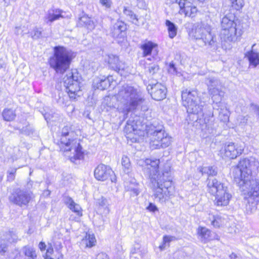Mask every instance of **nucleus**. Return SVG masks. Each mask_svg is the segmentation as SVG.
Masks as SVG:
<instances>
[{"mask_svg":"<svg viewBox=\"0 0 259 259\" xmlns=\"http://www.w3.org/2000/svg\"><path fill=\"white\" fill-rule=\"evenodd\" d=\"M139 164L143 167L145 175L150 179V186L154 191L155 199L160 202H164L172 195L174 191L169 172H163L162 175L159 172V159H146L140 161Z\"/></svg>","mask_w":259,"mask_h":259,"instance_id":"1","label":"nucleus"},{"mask_svg":"<svg viewBox=\"0 0 259 259\" xmlns=\"http://www.w3.org/2000/svg\"><path fill=\"white\" fill-rule=\"evenodd\" d=\"M259 161L253 157L241 159L238 165L233 169L234 181L240 189L246 190L249 187V195H259V179L251 180L252 172L257 170Z\"/></svg>","mask_w":259,"mask_h":259,"instance_id":"2","label":"nucleus"},{"mask_svg":"<svg viewBox=\"0 0 259 259\" xmlns=\"http://www.w3.org/2000/svg\"><path fill=\"white\" fill-rule=\"evenodd\" d=\"M117 110L123 114V119L127 117L128 113L138 108L145 102L141 93L134 87L125 84L122 86L117 94Z\"/></svg>","mask_w":259,"mask_h":259,"instance_id":"3","label":"nucleus"},{"mask_svg":"<svg viewBox=\"0 0 259 259\" xmlns=\"http://www.w3.org/2000/svg\"><path fill=\"white\" fill-rule=\"evenodd\" d=\"M60 140L64 151H73V155L70 156V159L72 162H75L76 160L83 159L84 152L72 126L67 125L62 128Z\"/></svg>","mask_w":259,"mask_h":259,"instance_id":"4","label":"nucleus"},{"mask_svg":"<svg viewBox=\"0 0 259 259\" xmlns=\"http://www.w3.org/2000/svg\"><path fill=\"white\" fill-rule=\"evenodd\" d=\"M73 59L72 52L63 46L54 48L53 55L49 59V64L57 74L62 75L70 68Z\"/></svg>","mask_w":259,"mask_h":259,"instance_id":"5","label":"nucleus"},{"mask_svg":"<svg viewBox=\"0 0 259 259\" xmlns=\"http://www.w3.org/2000/svg\"><path fill=\"white\" fill-rule=\"evenodd\" d=\"M235 18L233 13L226 14L222 18L220 37L225 42H235L243 33L242 30L237 26Z\"/></svg>","mask_w":259,"mask_h":259,"instance_id":"6","label":"nucleus"},{"mask_svg":"<svg viewBox=\"0 0 259 259\" xmlns=\"http://www.w3.org/2000/svg\"><path fill=\"white\" fill-rule=\"evenodd\" d=\"M182 104L187 108V112L194 114H201L203 105L201 102L197 90L185 89L181 94Z\"/></svg>","mask_w":259,"mask_h":259,"instance_id":"7","label":"nucleus"},{"mask_svg":"<svg viewBox=\"0 0 259 259\" xmlns=\"http://www.w3.org/2000/svg\"><path fill=\"white\" fill-rule=\"evenodd\" d=\"M211 26L204 22L197 23L193 29L191 35L196 39H202L205 45H208L213 50H216L218 42L216 36L212 34Z\"/></svg>","mask_w":259,"mask_h":259,"instance_id":"8","label":"nucleus"},{"mask_svg":"<svg viewBox=\"0 0 259 259\" xmlns=\"http://www.w3.org/2000/svg\"><path fill=\"white\" fill-rule=\"evenodd\" d=\"M81 80V76L75 69L68 72L63 78L66 92L70 98L75 99L77 92L80 90Z\"/></svg>","mask_w":259,"mask_h":259,"instance_id":"9","label":"nucleus"},{"mask_svg":"<svg viewBox=\"0 0 259 259\" xmlns=\"http://www.w3.org/2000/svg\"><path fill=\"white\" fill-rule=\"evenodd\" d=\"M205 82L213 102L216 104L220 103L224 95V92L222 91V82L218 78L211 76L206 77Z\"/></svg>","mask_w":259,"mask_h":259,"instance_id":"10","label":"nucleus"},{"mask_svg":"<svg viewBox=\"0 0 259 259\" xmlns=\"http://www.w3.org/2000/svg\"><path fill=\"white\" fill-rule=\"evenodd\" d=\"M34 195L31 192L16 189L9 197L10 202L21 207H26L33 199Z\"/></svg>","mask_w":259,"mask_h":259,"instance_id":"11","label":"nucleus"},{"mask_svg":"<svg viewBox=\"0 0 259 259\" xmlns=\"http://www.w3.org/2000/svg\"><path fill=\"white\" fill-rule=\"evenodd\" d=\"M244 150V146L238 143L230 142L226 143L222 150L226 157L235 159L240 155Z\"/></svg>","mask_w":259,"mask_h":259,"instance_id":"12","label":"nucleus"},{"mask_svg":"<svg viewBox=\"0 0 259 259\" xmlns=\"http://www.w3.org/2000/svg\"><path fill=\"white\" fill-rule=\"evenodd\" d=\"M147 133L151 136L150 144L152 149H154L155 144L160 143L159 142L166 134L162 126L156 127L153 125L147 130Z\"/></svg>","mask_w":259,"mask_h":259,"instance_id":"13","label":"nucleus"},{"mask_svg":"<svg viewBox=\"0 0 259 259\" xmlns=\"http://www.w3.org/2000/svg\"><path fill=\"white\" fill-rule=\"evenodd\" d=\"M245 199H246L247 202L245 205V212L247 214H251L256 211L257 209V205L258 203V200L256 198L259 196H254L253 195H249L248 191H249V187L246 188V190H243Z\"/></svg>","mask_w":259,"mask_h":259,"instance_id":"14","label":"nucleus"},{"mask_svg":"<svg viewBox=\"0 0 259 259\" xmlns=\"http://www.w3.org/2000/svg\"><path fill=\"white\" fill-rule=\"evenodd\" d=\"M105 61L108 63L110 68L117 72L124 71L127 67L125 62L120 60L119 57L115 55H108Z\"/></svg>","mask_w":259,"mask_h":259,"instance_id":"15","label":"nucleus"},{"mask_svg":"<svg viewBox=\"0 0 259 259\" xmlns=\"http://www.w3.org/2000/svg\"><path fill=\"white\" fill-rule=\"evenodd\" d=\"M147 90L149 92L150 91L151 97L155 100L160 101L166 97V88L160 83L149 84L147 87Z\"/></svg>","mask_w":259,"mask_h":259,"instance_id":"16","label":"nucleus"},{"mask_svg":"<svg viewBox=\"0 0 259 259\" xmlns=\"http://www.w3.org/2000/svg\"><path fill=\"white\" fill-rule=\"evenodd\" d=\"M114 174L111 168L104 164H101L95 169L94 176L98 181H104L110 178Z\"/></svg>","mask_w":259,"mask_h":259,"instance_id":"17","label":"nucleus"},{"mask_svg":"<svg viewBox=\"0 0 259 259\" xmlns=\"http://www.w3.org/2000/svg\"><path fill=\"white\" fill-rule=\"evenodd\" d=\"M213 196H215L214 204L217 206L228 205L232 197V195L229 192L227 187L220 190Z\"/></svg>","mask_w":259,"mask_h":259,"instance_id":"18","label":"nucleus"},{"mask_svg":"<svg viewBox=\"0 0 259 259\" xmlns=\"http://www.w3.org/2000/svg\"><path fill=\"white\" fill-rule=\"evenodd\" d=\"M207 191L211 195H214L220 190L227 187L224 183L214 178H208L206 181Z\"/></svg>","mask_w":259,"mask_h":259,"instance_id":"19","label":"nucleus"},{"mask_svg":"<svg viewBox=\"0 0 259 259\" xmlns=\"http://www.w3.org/2000/svg\"><path fill=\"white\" fill-rule=\"evenodd\" d=\"M178 4L180 8V13H184L186 16L194 17L197 12L196 7L187 0H179Z\"/></svg>","mask_w":259,"mask_h":259,"instance_id":"20","label":"nucleus"},{"mask_svg":"<svg viewBox=\"0 0 259 259\" xmlns=\"http://www.w3.org/2000/svg\"><path fill=\"white\" fill-rule=\"evenodd\" d=\"M126 29V25L124 22L117 21L111 26L110 34L114 38H120L123 36Z\"/></svg>","mask_w":259,"mask_h":259,"instance_id":"21","label":"nucleus"},{"mask_svg":"<svg viewBox=\"0 0 259 259\" xmlns=\"http://www.w3.org/2000/svg\"><path fill=\"white\" fill-rule=\"evenodd\" d=\"M256 45L253 44L251 47V49L248 51L245 56L247 58L250 66L256 67L259 65V52L257 51L256 48Z\"/></svg>","mask_w":259,"mask_h":259,"instance_id":"22","label":"nucleus"},{"mask_svg":"<svg viewBox=\"0 0 259 259\" xmlns=\"http://www.w3.org/2000/svg\"><path fill=\"white\" fill-rule=\"evenodd\" d=\"M204 121V123L201 126V131L204 133L203 136L206 137L208 135L214 134L215 133L216 126L214 125L212 118L210 119L205 118Z\"/></svg>","mask_w":259,"mask_h":259,"instance_id":"23","label":"nucleus"},{"mask_svg":"<svg viewBox=\"0 0 259 259\" xmlns=\"http://www.w3.org/2000/svg\"><path fill=\"white\" fill-rule=\"evenodd\" d=\"M140 124L135 120L129 119L125 126L124 131L126 133L127 138H132L133 133L134 135L139 134V132L142 129L140 127Z\"/></svg>","mask_w":259,"mask_h":259,"instance_id":"24","label":"nucleus"},{"mask_svg":"<svg viewBox=\"0 0 259 259\" xmlns=\"http://www.w3.org/2000/svg\"><path fill=\"white\" fill-rule=\"evenodd\" d=\"M63 11L59 9L52 8L49 10L45 16V21L47 23H52L60 18H63Z\"/></svg>","mask_w":259,"mask_h":259,"instance_id":"25","label":"nucleus"},{"mask_svg":"<svg viewBox=\"0 0 259 259\" xmlns=\"http://www.w3.org/2000/svg\"><path fill=\"white\" fill-rule=\"evenodd\" d=\"M143 50V54L144 57L152 55L153 56H156L158 53L157 45L152 41H147L140 47Z\"/></svg>","mask_w":259,"mask_h":259,"instance_id":"26","label":"nucleus"},{"mask_svg":"<svg viewBox=\"0 0 259 259\" xmlns=\"http://www.w3.org/2000/svg\"><path fill=\"white\" fill-rule=\"evenodd\" d=\"M244 6L243 0H228L227 6H224L223 8L224 11H226L228 8L230 12L228 14H233L235 15V12L240 10Z\"/></svg>","mask_w":259,"mask_h":259,"instance_id":"27","label":"nucleus"},{"mask_svg":"<svg viewBox=\"0 0 259 259\" xmlns=\"http://www.w3.org/2000/svg\"><path fill=\"white\" fill-rule=\"evenodd\" d=\"M77 25L79 27H84L89 30H93L95 26L91 18L85 14L79 18Z\"/></svg>","mask_w":259,"mask_h":259,"instance_id":"28","label":"nucleus"},{"mask_svg":"<svg viewBox=\"0 0 259 259\" xmlns=\"http://www.w3.org/2000/svg\"><path fill=\"white\" fill-rule=\"evenodd\" d=\"M198 233L201 237L207 239L208 241L212 240L216 238L218 239V235L205 227H199L198 229Z\"/></svg>","mask_w":259,"mask_h":259,"instance_id":"29","label":"nucleus"},{"mask_svg":"<svg viewBox=\"0 0 259 259\" xmlns=\"http://www.w3.org/2000/svg\"><path fill=\"white\" fill-rule=\"evenodd\" d=\"M93 85L95 88L100 90H104L107 89L110 85L109 77L95 79Z\"/></svg>","mask_w":259,"mask_h":259,"instance_id":"30","label":"nucleus"},{"mask_svg":"<svg viewBox=\"0 0 259 259\" xmlns=\"http://www.w3.org/2000/svg\"><path fill=\"white\" fill-rule=\"evenodd\" d=\"M208 215V221L214 228H220L224 225L225 220L220 215H213L210 213Z\"/></svg>","mask_w":259,"mask_h":259,"instance_id":"31","label":"nucleus"},{"mask_svg":"<svg viewBox=\"0 0 259 259\" xmlns=\"http://www.w3.org/2000/svg\"><path fill=\"white\" fill-rule=\"evenodd\" d=\"M65 203L68 205V208L76 213L77 215L79 216L82 215V209L80 206L79 204L76 203L71 198H67Z\"/></svg>","mask_w":259,"mask_h":259,"instance_id":"32","label":"nucleus"},{"mask_svg":"<svg viewBox=\"0 0 259 259\" xmlns=\"http://www.w3.org/2000/svg\"><path fill=\"white\" fill-rule=\"evenodd\" d=\"M159 143H158V144H155L154 149L167 147L171 143V138L170 137L168 136L167 134L166 133Z\"/></svg>","mask_w":259,"mask_h":259,"instance_id":"33","label":"nucleus"},{"mask_svg":"<svg viewBox=\"0 0 259 259\" xmlns=\"http://www.w3.org/2000/svg\"><path fill=\"white\" fill-rule=\"evenodd\" d=\"M165 25L167 27L169 37L171 38H173L177 35V27L174 23L168 20H166Z\"/></svg>","mask_w":259,"mask_h":259,"instance_id":"34","label":"nucleus"},{"mask_svg":"<svg viewBox=\"0 0 259 259\" xmlns=\"http://www.w3.org/2000/svg\"><path fill=\"white\" fill-rule=\"evenodd\" d=\"M2 115L4 119L8 121L13 120L16 116L15 111L11 109H4Z\"/></svg>","mask_w":259,"mask_h":259,"instance_id":"35","label":"nucleus"},{"mask_svg":"<svg viewBox=\"0 0 259 259\" xmlns=\"http://www.w3.org/2000/svg\"><path fill=\"white\" fill-rule=\"evenodd\" d=\"M121 164L123 170L126 174H128L132 168L130 158L126 156H123L121 159Z\"/></svg>","mask_w":259,"mask_h":259,"instance_id":"36","label":"nucleus"},{"mask_svg":"<svg viewBox=\"0 0 259 259\" xmlns=\"http://www.w3.org/2000/svg\"><path fill=\"white\" fill-rule=\"evenodd\" d=\"M123 13L133 23L138 25V19L133 12L130 9H127L126 7H124Z\"/></svg>","mask_w":259,"mask_h":259,"instance_id":"37","label":"nucleus"},{"mask_svg":"<svg viewBox=\"0 0 259 259\" xmlns=\"http://www.w3.org/2000/svg\"><path fill=\"white\" fill-rule=\"evenodd\" d=\"M200 171L202 174H206L209 176H213L217 175V170L216 168L211 166L202 167L200 169Z\"/></svg>","mask_w":259,"mask_h":259,"instance_id":"38","label":"nucleus"},{"mask_svg":"<svg viewBox=\"0 0 259 259\" xmlns=\"http://www.w3.org/2000/svg\"><path fill=\"white\" fill-rule=\"evenodd\" d=\"M24 252L28 259H36L37 255L33 248L26 246L24 248Z\"/></svg>","mask_w":259,"mask_h":259,"instance_id":"39","label":"nucleus"},{"mask_svg":"<svg viewBox=\"0 0 259 259\" xmlns=\"http://www.w3.org/2000/svg\"><path fill=\"white\" fill-rule=\"evenodd\" d=\"M99 211L105 214L109 213V209L108 207L107 201L106 199H102L101 201L99 202Z\"/></svg>","mask_w":259,"mask_h":259,"instance_id":"40","label":"nucleus"},{"mask_svg":"<svg viewBox=\"0 0 259 259\" xmlns=\"http://www.w3.org/2000/svg\"><path fill=\"white\" fill-rule=\"evenodd\" d=\"M5 240L9 243H13L17 241V237L14 233L8 232L6 233V238Z\"/></svg>","mask_w":259,"mask_h":259,"instance_id":"41","label":"nucleus"},{"mask_svg":"<svg viewBox=\"0 0 259 259\" xmlns=\"http://www.w3.org/2000/svg\"><path fill=\"white\" fill-rule=\"evenodd\" d=\"M159 70V66L156 64H151L147 67V71L151 75H153Z\"/></svg>","mask_w":259,"mask_h":259,"instance_id":"42","label":"nucleus"},{"mask_svg":"<svg viewBox=\"0 0 259 259\" xmlns=\"http://www.w3.org/2000/svg\"><path fill=\"white\" fill-rule=\"evenodd\" d=\"M219 119L221 121L226 122L229 121V114L227 111H224L221 109L219 113Z\"/></svg>","mask_w":259,"mask_h":259,"instance_id":"43","label":"nucleus"},{"mask_svg":"<svg viewBox=\"0 0 259 259\" xmlns=\"http://www.w3.org/2000/svg\"><path fill=\"white\" fill-rule=\"evenodd\" d=\"M88 240V243H95L96 242V240L94 234H86L85 238L82 239L83 241H87Z\"/></svg>","mask_w":259,"mask_h":259,"instance_id":"44","label":"nucleus"},{"mask_svg":"<svg viewBox=\"0 0 259 259\" xmlns=\"http://www.w3.org/2000/svg\"><path fill=\"white\" fill-rule=\"evenodd\" d=\"M168 70L169 73L173 75H178L180 73L178 71L177 69L173 62L170 63Z\"/></svg>","mask_w":259,"mask_h":259,"instance_id":"45","label":"nucleus"},{"mask_svg":"<svg viewBox=\"0 0 259 259\" xmlns=\"http://www.w3.org/2000/svg\"><path fill=\"white\" fill-rule=\"evenodd\" d=\"M20 133L26 135H30L33 133V129L28 125L22 128L20 130Z\"/></svg>","mask_w":259,"mask_h":259,"instance_id":"46","label":"nucleus"},{"mask_svg":"<svg viewBox=\"0 0 259 259\" xmlns=\"http://www.w3.org/2000/svg\"><path fill=\"white\" fill-rule=\"evenodd\" d=\"M101 5L106 9H110L112 5L111 0H99Z\"/></svg>","mask_w":259,"mask_h":259,"instance_id":"47","label":"nucleus"},{"mask_svg":"<svg viewBox=\"0 0 259 259\" xmlns=\"http://www.w3.org/2000/svg\"><path fill=\"white\" fill-rule=\"evenodd\" d=\"M33 33H32V37L33 39L39 38L41 35V31L37 28L34 29L33 30Z\"/></svg>","mask_w":259,"mask_h":259,"instance_id":"48","label":"nucleus"},{"mask_svg":"<svg viewBox=\"0 0 259 259\" xmlns=\"http://www.w3.org/2000/svg\"><path fill=\"white\" fill-rule=\"evenodd\" d=\"M177 241L176 237L172 236H164L163 237V243H169L170 242H175Z\"/></svg>","mask_w":259,"mask_h":259,"instance_id":"49","label":"nucleus"},{"mask_svg":"<svg viewBox=\"0 0 259 259\" xmlns=\"http://www.w3.org/2000/svg\"><path fill=\"white\" fill-rule=\"evenodd\" d=\"M146 209L149 211L153 212L158 211L157 206L152 203H150L149 205L146 207Z\"/></svg>","mask_w":259,"mask_h":259,"instance_id":"50","label":"nucleus"},{"mask_svg":"<svg viewBox=\"0 0 259 259\" xmlns=\"http://www.w3.org/2000/svg\"><path fill=\"white\" fill-rule=\"evenodd\" d=\"M96 259H109L108 255L104 253L101 252L98 253L96 256Z\"/></svg>","mask_w":259,"mask_h":259,"instance_id":"51","label":"nucleus"},{"mask_svg":"<svg viewBox=\"0 0 259 259\" xmlns=\"http://www.w3.org/2000/svg\"><path fill=\"white\" fill-rule=\"evenodd\" d=\"M54 252V250L52 246L51 245V244H48V247L47 248V251L46 255H52L53 253Z\"/></svg>","mask_w":259,"mask_h":259,"instance_id":"52","label":"nucleus"},{"mask_svg":"<svg viewBox=\"0 0 259 259\" xmlns=\"http://www.w3.org/2000/svg\"><path fill=\"white\" fill-rule=\"evenodd\" d=\"M166 246V244H162L159 245L158 247H155V250L157 252L159 251H161L163 250H164Z\"/></svg>","mask_w":259,"mask_h":259,"instance_id":"53","label":"nucleus"},{"mask_svg":"<svg viewBox=\"0 0 259 259\" xmlns=\"http://www.w3.org/2000/svg\"><path fill=\"white\" fill-rule=\"evenodd\" d=\"M7 249V244H0V253H5Z\"/></svg>","mask_w":259,"mask_h":259,"instance_id":"54","label":"nucleus"},{"mask_svg":"<svg viewBox=\"0 0 259 259\" xmlns=\"http://www.w3.org/2000/svg\"><path fill=\"white\" fill-rule=\"evenodd\" d=\"M129 190L131 191L132 195L135 196H137L140 193L139 189L136 188H131Z\"/></svg>","mask_w":259,"mask_h":259,"instance_id":"55","label":"nucleus"},{"mask_svg":"<svg viewBox=\"0 0 259 259\" xmlns=\"http://www.w3.org/2000/svg\"><path fill=\"white\" fill-rule=\"evenodd\" d=\"M48 247V244H39V248L41 251H44L47 249Z\"/></svg>","mask_w":259,"mask_h":259,"instance_id":"56","label":"nucleus"},{"mask_svg":"<svg viewBox=\"0 0 259 259\" xmlns=\"http://www.w3.org/2000/svg\"><path fill=\"white\" fill-rule=\"evenodd\" d=\"M230 259H241V257L237 255L235 253H232L230 255Z\"/></svg>","mask_w":259,"mask_h":259,"instance_id":"57","label":"nucleus"},{"mask_svg":"<svg viewBox=\"0 0 259 259\" xmlns=\"http://www.w3.org/2000/svg\"><path fill=\"white\" fill-rule=\"evenodd\" d=\"M16 170H17V168H13L11 170H9L8 173L9 174V175H12V176H14V175H15V174L16 172Z\"/></svg>","mask_w":259,"mask_h":259,"instance_id":"58","label":"nucleus"},{"mask_svg":"<svg viewBox=\"0 0 259 259\" xmlns=\"http://www.w3.org/2000/svg\"><path fill=\"white\" fill-rule=\"evenodd\" d=\"M95 245V244H85V246H84V248H91L94 245Z\"/></svg>","mask_w":259,"mask_h":259,"instance_id":"59","label":"nucleus"},{"mask_svg":"<svg viewBox=\"0 0 259 259\" xmlns=\"http://www.w3.org/2000/svg\"><path fill=\"white\" fill-rule=\"evenodd\" d=\"M140 252V251L139 250V248H137V250H136V248H135L134 249H133L132 250V252L133 254L139 253Z\"/></svg>","mask_w":259,"mask_h":259,"instance_id":"60","label":"nucleus"},{"mask_svg":"<svg viewBox=\"0 0 259 259\" xmlns=\"http://www.w3.org/2000/svg\"><path fill=\"white\" fill-rule=\"evenodd\" d=\"M20 29V28L19 27H16V31H15V33L17 34H20L19 32V30Z\"/></svg>","mask_w":259,"mask_h":259,"instance_id":"61","label":"nucleus"},{"mask_svg":"<svg viewBox=\"0 0 259 259\" xmlns=\"http://www.w3.org/2000/svg\"><path fill=\"white\" fill-rule=\"evenodd\" d=\"M22 257L21 256L20 254H17L14 259H22Z\"/></svg>","mask_w":259,"mask_h":259,"instance_id":"62","label":"nucleus"},{"mask_svg":"<svg viewBox=\"0 0 259 259\" xmlns=\"http://www.w3.org/2000/svg\"><path fill=\"white\" fill-rule=\"evenodd\" d=\"M45 259H53L51 257V255H45Z\"/></svg>","mask_w":259,"mask_h":259,"instance_id":"63","label":"nucleus"},{"mask_svg":"<svg viewBox=\"0 0 259 259\" xmlns=\"http://www.w3.org/2000/svg\"><path fill=\"white\" fill-rule=\"evenodd\" d=\"M170 1V3H178L179 0H169Z\"/></svg>","mask_w":259,"mask_h":259,"instance_id":"64","label":"nucleus"}]
</instances>
